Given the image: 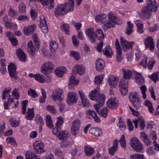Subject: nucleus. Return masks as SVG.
<instances>
[{
    "instance_id": "nucleus-57",
    "label": "nucleus",
    "mask_w": 159,
    "mask_h": 159,
    "mask_svg": "<svg viewBox=\"0 0 159 159\" xmlns=\"http://www.w3.org/2000/svg\"><path fill=\"white\" fill-rule=\"evenodd\" d=\"M94 152L93 148L88 147H85V152L87 156H91Z\"/></svg>"
},
{
    "instance_id": "nucleus-4",
    "label": "nucleus",
    "mask_w": 159,
    "mask_h": 159,
    "mask_svg": "<svg viewBox=\"0 0 159 159\" xmlns=\"http://www.w3.org/2000/svg\"><path fill=\"white\" fill-rule=\"evenodd\" d=\"M54 68V66L52 62H46L42 66L41 72L42 74L46 75L52 73Z\"/></svg>"
},
{
    "instance_id": "nucleus-40",
    "label": "nucleus",
    "mask_w": 159,
    "mask_h": 159,
    "mask_svg": "<svg viewBox=\"0 0 159 159\" xmlns=\"http://www.w3.org/2000/svg\"><path fill=\"white\" fill-rule=\"evenodd\" d=\"M50 46L51 51L53 52L57 49L58 45L54 40H51L50 42Z\"/></svg>"
},
{
    "instance_id": "nucleus-54",
    "label": "nucleus",
    "mask_w": 159,
    "mask_h": 159,
    "mask_svg": "<svg viewBox=\"0 0 159 159\" xmlns=\"http://www.w3.org/2000/svg\"><path fill=\"white\" fill-rule=\"evenodd\" d=\"M151 79L156 82L159 79V72H157L152 74L150 76Z\"/></svg>"
},
{
    "instance_id": "nucleus-36",
    "label": "nucleus",
    "mask_w": 159,
    "mask_h": 159,
    "mask_svg": "<svg viewBox=\"0 0 159 159\" xmlns=\"http://www.w3.org/2000/svg\"><path fill=\"white\" fill-rule=\"evenodd\" d=\"M42 4L48 5L50 3L49 8L52 9L54 7V0H38Z\"/></svg>"
},
{
    "instance_id": "nucleus-42",
    "label": "nucleus",
    "mask_w": 159,
    "mask_h": 159,
    "mask_svg": "<svg viewBox=\"0 0 159 159\" xmlns=\"http://www.w3.org/2000/svg\"><path fill=\"white\" fill-rule=\"evenodd\" d=\"M41 89L42 95L39 98V101L40 103H43L45 102L47 96L45 91L43 89Z\"/></svg>"
},
{
    "instance_id": "nucleus-64",
    "label": "nucleus",
    "mask_w": 159,
    "mask_h": 159,
    "mask_svg": "<svg viewBox=\"0 0 159 159\" xmlns=\"http://www.w3.org/2000/svg\"><path fill=\"white\" fill-rule=\"evenodd\" d=\"M130 158V159H144L143 155L139 154L131 155Z\"/></svg>"
},
{
    "instance_id": "nucleus-26",
    "label": "nucleus",
    "mask_w": 159,
    "mask_h": 159,
    "mask_svg": "<svg viewBox=\"0 0 159 159\" xmlns=\"http://www.w3.org/2000/svg\"><path fill=\"white\" fill-rule=\"evenodd\" d=\"M89 133L95 136H98L102 134V131L101 129L98 127L92 128L89 130Z\"/></svg>"
},
{
    "instance_id": "nucleus-20",
    "label": "nucleus",
    "mask_w": 159,
    "mask_h": 159,
    "mask_svg": "<svg viewBox=\"0 0 159 159\" xmlns=\"http://www.w3.org/2000/svg\"><path fill=\"white\" fill-rule=\"evenodd\" d=\"M122 71L123 73V78L126 80H129L132 77L134 71L129 69L123 68Z\"/></svg>"
},
{
    "instance_id": "nucleus-63",
    "label": "nucleus",
    "mask_w": 159,
    "mask_h": 159,
    "mask_svg": "<svg viewBox=\"0 0 159 159\" xmlns=\"http://www.w3.org/2000/svg\"><path fill=\"white\" fill-rule=\"evenodd\" d=\"M47 110L49 112L53 114L56 113V108L52 105H48L46 107Z\"/></svg>"
},
{
    "instance_id": "nucleus-45",
    "label": "nucleus",
    "mask_w": 159,
    "mask_h": 159,
    "mask_svg": "<svg viewBox=\"0 0 159 159\" xmlns=\"http://www.w3.org/2000/svg\"><path fill=\"white\" fill-rule=\"evenodd\" d=\"M141 57H142V58L141 61L139 62V64L144 68H146L147 66V60L148 57L144 55H142Z\"/></svg>"
},
{
    "instance_id": "nucleus-41",
    "label": "nucleus",
    "mask_w": 159,
    "mask_h": 159,
    "mask_svg": "<svg viewBox=\"0 0 159 159\" xmlns=\"http://www.w3.org/2000/svg\"><path fill=\"white\" fill-rule=\"evenodd\" d=\"M150 137L153 141V144L155 147V146H157V145L158 144L156 143V140L157 139L156 133L154 131L152 130L150 132Z\"/></svg>"
},
{
    "instance_id": "nucleus-49",
    "label": "nucleus",
    "mask_w": 159,
    "mask_h": 159,
    "mask_svg": "<svg viewBox=\"0 0 159 159\" xmlns=\"http://www.w3.org/2000/svg\"><path fill=\"white\" fill-rule=\"evenodd\" d=\"M107 108L104 107L100 111H99L98 113L102 117L106 118L107 116Z\"/></svg>"
},
{
    "instance_id": "nucleus-30",
    "label": "nucleus",
    "mask_w": 159,
    "mask_h": 159,
    "mask_svg": "<svg viewBox=\"0 0 159 159\" xmlns=\"http://www.w3.org/2000/svg\"><path fill=\"white\" fill-rule=\"evenodd\" d=\"M34 28L33 25H30L25 27L24 29V32L25 35H27L32 34L34 31Z\"/></svg>"
},
{
    "instance_id": "nucleus-12",
    "label": "nucleus",
    "mask_w": 159,
    "mask_h": 159,
    "mask_svg": "<svg viewBox=\"0 0 159 159\" xmlns=\"http://www.w3.org/2000/svg\"><path fill=\"white\" fill-rule=\"evenodd\" d=\"M54 12L57 16L64 15L67 13L65 9V6L63 4L58 5L55 8Z\"/></svg>"
},
{
    "instance_id": "nucleus-52",
    "label": "nucleus",
    "mask_w": 159,
    "mask_h": 159,
    "mask_svg": "<svg viewBox=\"0 0 159 159\" xmlns=\"http://www.w3.org/2000/svg\"><path fill=\"white\" fill-rule=\"evenodd\" d=\"M128 87L127 85H125V87H123V85H121L120 87V90L121 93L122 95L125 96L128 93Z\"/></svg>"
},
{
    "instance_id": "nucleus-3",
    "label": "nucleus",
    "mask_w": 159,
    "mask_h": 159,
    "mask_svg": "<svg viewBox=\"0 0 159 159\" xmlns=\"http://www.w3.org/2000/svg\"><path fill=\"white\" fill-rule=\"evenodd\" d=\"M129 100L132 104V105L138 110L140 108L141 104L139 99L137 97V93L136 92H132L129 93Z\"/></svg>"
},
{
    "instance_id": "nucleus-18",
    "label": "nucleus",
    "mask_w": 159,
    "mask_h": 159,
    "mask_svg": "<svg viewBox=\"0 0 159 159\" xmlns=\"http://www.w3.org/2000/svg\"><path fill=\"white\" fill-rule=\"evenodd\" d=\"M118 142L117 139H115L113 142V145L110 148H109L108 152L110 155H114V153L118 150Z\"/></svg>"
},
{
    "instance_id": "nucleus-38",
    "label": "nucleus",
    "mask_w": 159,
    "mask_h": 159,
    "mask_svg": "<svg viewBox=\"0 0 159 159\" xmlns=\"http://www.w3.org/2000/svg\"><path fill=\"white\" fill-rule=\"evenodd\" d=\"M144 104L147 107L149 111L151 113H153L154 112V109L153 107L152 103L148 100L145 101Z\"/></svg>"
},
{
    "instance_id": "nucleus-19",
    "label": "nucleus",
    "mask_w": 159,
    "mask_h": 159,
    "mask_svg": "<svg viewBox=\"0 0 159 159\" xmlns=\"http://www.w3.org/2000/svg\"><path fill=\"white\" fill-rule=\"evenodd\" d=\"M78 93L81 98L83 106L84 107L89 106L90 104L89 103V100L86 98V97L83 91L81 90H79L78 91Z\"/></svg>"
},
{
    "instance_id": "nucleus-39",
    "label": "nucleus",
    "mask_w": 159,
    "mask_h": 159,
    "mask_svg": "<svg viewBox=\"0 0 159 159\" xmlns=\"http://www.w3.org/2000/svg\"><path fill=\"white\" fill-rule=\"evenodd\" d=\"M46 121L47 126L49 128L52 129L53 127V125L50 115H47L46 117Z\"/></svg>"
},
{
    "instance_id": "nucleus-43",
    "label": "nucleus",
    "mask_w": 159,
    "mask_h": 159,
    "mask_svg": "<svg viewBox=\"0 0 159 159\" xmlns=\"http://www.w3.org/2000/svg\"><path fill=\"white\" fill-rule=\"evenodd\" d=\"M34 116V113L33 109L28 108V109L27 116H25L27 120H30L33 118Z\"/></svg>"
},
{
    "instance_id": "nucleus-48",
    "label": "nucleus",
    "mask_w": 159,
    "mask_h": 159,
    "mask_svg": "<svg viewBox=\"0 0 159 159\" xmlns=\"http://www.w3.org/2000/svg\"><path fill=\"white\" fill-rule=\"evenodd\" d=\"M103 77L104 75L102 74L96 76L94 80L95 83L98 85L101 84Z\"/></svg>"
},
{
    "instance_id": "nucleus-7",
    "label": "nucleus",
    "mask_w": 159,
    "mask_h": 159,
    "mask_svg": "<svg viewBox=\"0 0 159 159\" xmlns=\"http://www.w3.org/2000/svg\"><path fill=\"white\" fill-rule=\"evenodd\" d=\"M63 92V90L60 88L57 89L53 91L51 95L53 100L54 101H56L57 100L59 102L62 101L63 98L61 96Z\"/></svg>"
},
{
    "instance_id": "nucleus-31",
    "label": "nucleus",
    "mask_w": 159,
    "mask_h": 159,
    "mask_svg": "<svg viewBox=\"0 0 159 159\" xmlns=\"http://www.w3.org/2000/svg\"><path fill=\"white\" fill-rule=\"evenodd\" d=\"M135 81L136 83L139 85L143 84L144 81L142 76L140 74L137 73L135 77Z\"/></svg>"
},
{
    "instance_id": "nucleus-50",
    "label": "nucleus",
    "mask_w": 159,
    "mask_h": 159,
    "mask_svg": "<svg viewBox=\"0 0 159 159\" xmlns=\"http://www.w3.org/2000/svg\"><path fill=\"white\" fill-rule=\"evenodd\" d=\"M117 126L121 130H123L125 129L126 126L125 123L122 121L121 117H120L119 119Z\"/></svg>"
},
{
    "instance_id": "nucleus-14",
    "label": "nucleus",
    "mask_w": 159,
    "mask_h": 159,
    "mask_svg": "<svg viewBox=\"0 0 159 159\" xmlns=\"http://www.w3.org/2000/svg\"><path fill=\"white\" fill-rule=\"evenodd\" d=\"M85 33L89 37L91 42L94 43L96 42V35L93 28H90L87 29L85 30Z\"/></svg>"
},
{
    "instance_id": "nucleus-32",
    "label": "nucleus",
    "mask_w": 159,
    "mask_h": 159,
    "mask_svg": "<svg viewBox=\"0 0 159 159\" xmlns=\"http://www.w3.org/2000/svg\"><path fill=\"white\" fill-rule=\"evenodd\" d=\"M115 24L112 22H111L108 20L103 21L102 23L103 28L105 30H107L108 28L114 27Z\"/></svg>"
},
{
    "instance_id": "nucleus-15",
    "label": "nucleus",
    "mask_w": 159,
    "mask_h": 159,
    "mask_svg": "<svg viewBox=\"0 0 159 159\" xmlns=\"http://www.w3.org/2000/svg\"><path fill=\"white\" fill-rule=\"evenodd\" d=\"M39 27L42 31L44 33L48 31V28L46 20L43 16H41L40 17Z\"/></svg>"
},
{
    "instance_id": "nucleus-35",
    "label": "nucleus",
    "mask_w": 159,
    "mask_h": 159,
    "mask_svg": "<svg viewBox=\"0 0 159 159\" xmlns=\"http://www.w3.org/2000/svg\"><path fill=\"white\" fill-rule=\"evenodd\" d=\"M127 24V27L125 29V33L129 35L131 34L133 31V24L130 21H128Z\"/></svg>"
},
{
    "instance_id": "nucleus-27",
    "label": "nucleus",
    "mask_w": 159,
    "mask_h": 159,
    "mask_svg": "<svg viewBox=\"0 0 159 159\" xmlns=\"http://www.w3.org/2000/svg\"><path fill=\"white\" fill-rule=\"evenodd\" d=\"M74 69L76 71L77 73L80 75H83L85 70V68L84 66L81 65H75L74 67Z\"/></svg>"
},
{
    "instance_id": "nucleus-34",
    "label": "nucleus",
    "mask_w": 159,
    "mask_h": 159,
    "mask_svg": "<svg viewBox=\"0 0 159 159\" xmlns=\"http://www.w3.org/2000/svg\"><path fill=\"white\" fill-rule=\"evenodd\" d=\"M96 39L98 40H100L104 38V34L103 32L101 29H97L95 31Z\"/></svg>"
},
{
    "instance_id": "nucleus-6",
    "label": "nucleus",
    "mask_w": 159,
    "mask_h": 159,
    "mask_svg": "<svg viewBox=\"0 0 159 159\" xmlns=\"http://www.w3.org/2000/svg\"><path fill=\"white\" fill-rule=\"evenodd\" d=\"M120 42L122 49L124 51H127L129 49H132L134 45V42H129L123 37H120Z\"/></svg>"
},
{
    "instance_id": "nucleus-5",
    "label": "nucleus",
    "mask_w": 159,
    "mask_h": 159,
    "mask_svg": "<svg viewBox=\"0 0 159 159\" xmlns=\"http://www.w3.org/2000/svg\"><path fill=\"white\" fill-rule=\"evenodd\" d=\"M130 143L131 147L137 152H140L143 149L142 144L136 138L133 137L131 138Z\"/></svg>"
},
{
    "instance_id": "nucleus-51",
    "label": "nucleus",
    "mask_w": 159,
    "mask_h": 159,
    "mask_svg": "<svg viewBox=\"0 0 159 159\" xmlns=\"http://www.w3.org/2000/svg\"><path fill=\"white\" fill-rule=\"evenodd\" d=\"M25 156L26 159H38V158L37 156L29 151L26 152Z\"/></svg>"
},
{
    "instance_id": "nucleus-60",
    "label": "nucleus",
    "mask_w": 159,
    "mask_h": 159,
    "mask_svg": "<svg viewBox=\"0 0 159 159\" xmlns=\"http://www.w3.org/2000/svg\"><path fill=\"white\" fill-rule=\"evenodd\" d=\"M70 55L73 57L76 60H78L80 58V54L77 52L72 51L70 52Z\"/></svg>"
},
{
    "instance_id": "nucleus-59",
    "label": "nucleus",
    "mask_w": 159,
    "mask_h": 159,
    "mask_svg": "<svg viewBox=\"0 0 159 159\" xmlns=\"http://www.w3.org/2000/svg\"><path fill=\"white\" fill-rule=\"evenodd\" d=\"M28 100L23 101L22 103V113L25 115L26 113V107L27 105Z\"/></svg>"
},
{
    "instance_id": "nucleus-46",
    "label": "nucleus",
    "mask_w": 159,
    "mask_h": 159,
    "mask_svg": "<svg viewBox=\"0 0 159 159\" xmlns=\"http://www.w3.org/2000/svg\"><path fill=\"white\" fill-rule=\"evenodd\" d=\"M156 150H157L155 148H154L150 147L146 149V152L148 155L152 156L155 154Z\"/></svg>"
},
{
    "instance_id": "nucleus-16",
    "label": "nucleus",
    "mask_w": 159,
    "mask_h": 159,
    "mask_svg": "<svg viewBox=\"0 0 159 159\" xmlns=\"http://www.w3.org/2000/svg\"><path fill=\"white\" fill-rule=\"evenodd\" d=\"M107 105L109 108L116 109L118 106V100L116 98H110L107 102Z\"/></svg>"
},
{
    "instance_id": "nucleus-62",
    "label": "nucleus",
    "mask_w": 159,
    "mask_h": 159,
    "mask_svg": "<svg viewBox=\"0 0 159 159\" xmlns=\"http://www.w3.org/2000/svg\"><path fill=\"white\" fill-rule=\"evenodd\" d=\"M6 141L8 143L12 145L16 146V145L15 139L12 137L7 138Z\"/></svg>"
},
{
    "instance_id": "nucleus-28",
    "label": "nucleus",
    "mask_w": 159,
    "mask_h": 159,
    "mask_svg": "<svg viewBox=\"0 0 159 159\" xmlns=\"http://www.w3.org/2000/svg\"><path fill=\"white\" fill-rule=\"evenodd\" d=\"M16 54L20 60L24 61H25L26 57V55L21 49H17L16 51Z\"/></svg>"
},
{
    "instance_id": "nucleus-8",
    "label": "nucleus",
    "mask_w": 159,
    "mask_h": 159,
    "mask_svg": "<svg viewBox=\"0 0 159 159\" xmlns=\"http://www.w3.org/2000/svg\"><path fill=\"white\" fill-rule=\"evenodd\" d=\"M77 97L75 92H70L67 94V102L69 105L75 104L77 101Z\"/></svg>"
},
{
    "instance_id": "nucleus-9",
    "label": "nucleus",
    "mask_w": 159,
    "mask_h": 159,
    "mask_svg": "<svg viewBox=\"0 0 159 159\" xmlns=\"http://www.w3.org/2000/svg\"><path fill=\"white\" fill-rule=\"evenodd\" d=\"M34 150L39 153L45 152L44 144L40 140L35 141L33 144Z\"/></svg>"
},
{
    "instance_id": "nucleus-17",
    "label": "nucleus",
    "mask_w": 159,
    "mask_h": 159,
    "mask_svg": "<svg viewBox=\"0 0 159 159\" xmlns=\"http://www.w3.org/2000/svg\"><path fill=\"white\" fill-rule=\"evenodd\" d=\"M96 68L97 70L101 72L104 69L105 66V63L103 60L101 58L97 60L95 62Z\"/></svg>"
},
{
    "instance_id": "nucleus-33",
    "label": "nucleus",
    "mask_w": 159,
    "mask_h": 159,
    "mask_svg": "<svg viewBox=\"0 0 159 159\" xmlns=\"http://www.w3.org/2000/svg\"><path fill=\"white\" fill-rule=\"evenodd\" d=\"M11 89H5L2 91V98L3 100H5L7 97H10Z\"/></svg>"
},
{
    "instance_id": "nucleus-22",
    "label": "nucleus",
    "mask_w": 159,
    "mask_h": 159,
    "mask_svg": "<svg viewBox=\"0 0 159 159\" xmlns=\"http://www.w3.org/2000/svg\"><path fill=\"white\" fill-rule=\"evenodd\" d=\"M140 137L146 145L148 146L152 144V141L144 132L140 133Z\"/></svg>"
},
{
    "instance_id": "nucleus-44",
    "label": "nucleus",
    "mask_w": 159,
    "mask_h": 159,
    "mask_svg": "<svg viewBox=\"0 0 159 159\" xmlns=\"http://www.w3.org/2000/svg\"><path fill=\"white\" fill-rule=\"evenodd\" d=\"M68 136V133L66 131H60L57 135V137L60 139H66Z\"/></svg>"
},
{
    "instance_id": "nucleus-53",
    "label": "nucleus",
    "mask_w": 159,
    "mask_h": 159,
    "mask_svg": "<svg viewBox=\"0 0 159 159\" xmlns=\"http://www.w3.org/2000/svg\"><path fill=\"white\" fill-rule=\"evenodd\" d=\"M106 15L104 14L97 15L95 16V19L97 22H99L103 21L106 17Z\"/></svg>"
},
{
    "instance_id": "nucleus-37",
    "label": "nucleus",
    "mask_w": 159,
    "mask_h": 159,
    "mask_svg": "<svg viewBox=\"0 0 159 159\" xmlns=\"http://www.w3.org/2000/svg\"><path fill=\"white\" fill-rule=\"evenodd\" d=\"M103 54L107 57L110 58L111 57L112 53V51L110 46H107L106 48L103 50Z\"/></svg>"
},
{
    "instance_id": "nucleus-47",
    "label": "nucleus",
    "mask_w": 159,
    "mask_h": 159,
    "mask_svg": "<svg viewBox=\"0 0 159 159\" xmlns=\"http://www.w3.org/2000/svg\"><path fill=\"white\" fill-rule=\"evenodd\" d=\"M35 80L39 83H43L45 81L44 76L42 75L36 74H35Z\"/></svg>"
},
{
    "instance_id": "nucleus-10",
    "label": "nucleus",
    "mask_w": 159,
    "mask_h": 159,
    "mask_svg": "<svg viewBox=\"0 0 159 159\" xmlns=\"http://www.w3.org/2000/svg\"><path fill=\"white\" fill-rule=\"evenodd\" d=\"M9 73L10 77L15 80H17V73L16 71V67L14 64L10 63L8 66Z\"/></svg>"
},
{
    "instance_id": "nucleus-21",
    "label": "nucleus",
    "mask_w": 159,
    "mask_h": 159,
    "mask_svg": "<svg viewBox=\"0 0 159 159\" xmlns=\"http://www.w3.org/2000/svg\"><path fill=\"white\" fill-rule=\"evenodd\" d=\"M68 2L64 4L65 6V9L67 13L69 11H72L74 10V0H68Z\"/></svg>"
},
{
    "instance_id": "nucleus-29",
    "label": "nucleus",
    "mask_w": 159,
    "mask_h": 159,
    "mask_svg": "<svg viewBox=\"0 0 159 159\" xmlns=\"http://www.w3.org/2000/svg\"><path fill=\"white\" fill-rule=\"evenodd\" d=\"M87 114L88 115L91 116L94 119V121L96 122H100V120L97 116L96 113L93 111L89 110L86 112Z\"/></svg>"
},
{
    "instance_id": "nucleus-11",
    "label": "nucleus",
    "mask_w": 159,
    "mask_h": 159,
    "mask_svg": "<svg viewBox=\"0 0 159 159\" xmlns=\"http://www.w3.org/2000/svg\"><path fill=\"white\" fill-rule=\"evenodd\" d=\"M115 45L117 55H116V60L118 62H120L122 59V51L120 44L117 39H116Z\"/></svg>"
},
{
    "instance_id": "nucleus-25",
    "label": "nucleus",
    "mask_w": 159,
    "mask_h": 159,
    "mask_svg": "<svg viewBox=\"0 0 159 159\" xmlns=\"http://www.w3.org/2000/svg\"><path fill=\"white\" fill-rule=\"evenodd\" d=\"M66 71V68L63 67H60L57 68L55 70L56 75L59 77H62Z\"/></svg>"
},
{
    "instance_id": "nucleus-58",
    "label": "nucleus",
    "mask_w": 159,
    "mask_h": 159,
    "mask_svg": "<svg viewBox=\"0 0 159 159\" xmlns=\"http://www.w3.org/2000/svg\"><path fill=\"white\" fill-rule=\"evenodd\" d=\"M35 122L38 125H43V121L39 115H36L35 117Z\"/></svg>"
},
{
    "instance_id": "nucleus-23",
    "label": "nucleus",
    "mask_w": 159,
    "mask_h": 159,
    "mask_svg": "<svg viewBox=\"0 0 159 159\" xmlns=\"http://www.w3.org/2000/svg\"><path fill=\"white\" fill-rule=\"evenodd\" d=\"M36 48L33 45L32 41H30L27 44V51L32 56H34Z\"/></svg>"
},
{
    "instance_id": "nucleus-56",
    "label": "nucleus",
    "mask_w": 159,
    "mask_h": 159,
    "mask_svg": "<svg viewBox=\"0 0 159 159\" xmlns=\"http://www.w3.org/2000/svg\"><path fill=\"white\" fill-rule=\"evenodd\" d=\"M125 138V135L122 134L119 140V142L121 147L124 148H125L126 147V143Z\"/></svg>"
},
{
    "instance_id": "nucleus-2",
    "label": "nucleus",
    "mask_w": 159,
    "mask_h": 159,
    "mask_svg": "<svg viewBox=\"0 0 159 159\" xmlns=\"http://www.w3.org/2000/svg\"><path fill=\"white\" fill-rule=\"evenodd\" d=\"M99 90L98 88L92 90L89 94L90 99L96 101L101 105H103L105 101V96L102 93H99Z\"/></svg>"
},
{
    "instance_id": "nucleus-13",
    "label": "nucleus",
    "mask_w": 159,
    "mask_h": 159,
    "mask_svg": "<svg viewBox=\"0 0 159 159\" xmlns=\"http://www.w3.org/2000/svg\"><path fill=\"white\" fill-rule=\"evenodd\" d=\"M144 44L146 48H149L151 50L154 49L153 39L151 36H148L144 40Z\"/></svg>"
},
{
    "instance_id": "nucleus-61",
    "label": "nucleus",
    "mask_w": 159,
    "mask_h": 159,
    "mask_svg": "<svg viewBox=\"0 0 159 159\" xmlns=\"http://www.w3.org/2000/svg\"><path fill=\"white\" fill-rule=\"evenodd\" d=\"M140 89L142 94V97L144 99L146 98V92L147 91V88L145 85H143L140 86Z\"/></svg>"
},
{
    "instance_id": "nucleus-24",
    "label": "nucleus",
    "mask_w": 159,
    "mask_h": 159,
    "mask_svg": "<svg viewBox=\"0 0 159 159\" xmlns=\"http://www.w3.org/2000/svg\"><path fill=\"white\" fill-rule=\"evenodd\" d=\"M108 80L109 84L111 87L115 88L118 83V79L113 75H111L109 77Z\"/></svg>"
},
{
    "instance_id": "nucleus-1",
    "label": "nucleus",
    "mask_w": 159,
    "mask_h": 159,
    "mask_svg": "<svg viewBox=\"0 0 159 159\" xmlns=\"http://www.w3.org/2000/svg\"><path fill=\"white\" fill-rule=\"evenodd\" d=\"M147 3L146 6L143 8L140 15V18L143 19L149 18L151 12H156L157 9L156 0H147Z\"/></svg>"
},
{
    "instance_id": "nucleus-55",
    "label": "nucleus",
    "mask_w": 159,
    "mask_h": 159,
    "mask_svg": "<svg viewBox=\"0 0 159 159\" xmlns=\"http://www.w3.org/2000/svg\"><path fill=\"white\" fill-rule=\"evenodd\" d=\"M11 125L12 127H16L19 125L20 121L16 120L14 118H11L9 120Z\"/></svg>"
}]
</instances>
